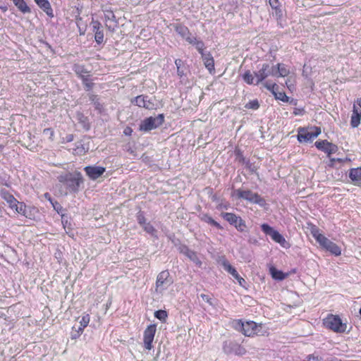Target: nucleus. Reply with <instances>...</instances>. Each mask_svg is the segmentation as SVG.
Segmentation results:
<instances>
[{"instance_id": "1", "label": "nucleus", "mask_w": 361, "mask_h": 361, "mask_svg": "<svg viewBox=\"0 0 361 361\" xmlns=\"http://www.w3.org/2000/svg\"><path fill=\"white\" fill-rule=\"evenodd\" d=\"M233 327L238 331L241 332L245 336H254L255 335H263L261 331L262 324H257L253 321L243 322L241 319H236L233 322Z\"/></svg>"}, {"instance_id": "2", "label": "nucleus", "mask_w": 361, "mask_h": 361, "mask_svg": "<svg viewBox=\"0 0 361 361\" xmlns=\"http://www.w3.org/2000/svg\"><path fill=\"white\" fill-rule=\"evenodd\" d=\"M58 180L65 185L70 192H78L80 185L83 182L80 173H65L58 176Z\"/></svg>"}, {"instance_id": "3", "label": "nucleus", "mask_w": 361, "mask_h": 361, "mask_svg": "<svg viewBox=\"0 0 361 361\" xmlns=\"http://www.w3.org/2000/svg\"><path fill=\"white\" fill-rule=\"evenodd\" d=\"M311 233L317 242L327 251L331 254L338 256L341 254V248L334 243L329 240L324 235L319 233V230L316 226L311 228Z\"/></svg>"}, {"instance_id": "4", "label": "nucleus", "mask_w": 361, "mask_h": 361, "mask_svg": "<svg viewBox=\"0 0 361 361\" xmlns=\"http://www.w3.org/2000/svg\"><path fill=\"white\" fill-rule=\"evenodd\" d=\"M323 324L336 333H344L347 329V324L343 323L338 315L329 314L323 319Z\"/></svg>"}, {"instance_id": "5", "label": "nucleus", "mask_w": 361, "mask_h": 361, "mask_svg": "<svg viewBox=\"0 0 361 361\" xmlns=\"http://www.w3.org/2000/svg\"><path fill=\"white\" fill-rule=\"evenodd\" d=\"M173 279L168 270L161 271L157 276L155 283V292L162 294L163 292L173 283Z\"/></svg>"}, {"instance_id": "6", "label": "nucleus", "mask_w": 361, "mask_h": 361, "mask_svg": "<svg viewBox=\"0 0 361 361\" xmlns=\"http://www.w3.org/2000/svg\"><path fill=\"white\" fill-rule=\"evenodd\" d=\"M234 192L238 198L244 199L251 203L257 204L261 207H264L266 204V201L263 197L250 190H243L238 189Z\"/></svg>"}, {"instance_id": "7", "label": "nucleus", "mask_w": 361, "mask_h": 361, "mask_svg": "<svg viewBox=\"0 0 361 361\" xmlns=\"http://www.w3.org/2000/svg\"><path fill=\"white\" fill-rule=\"evenodd\" d=\"M164 121V116L162 114L154 117L150 116L141 122L140 129L143 131H150L160 126Z\"/></svg>"}, {"instance_id": "8", "label": "nucleus", "mask_w": 361, "mask_h": 361, "mask_svg": "<svg viewBox=\"0 0 361 361\" xmlns=\"http://www.w3.org/2000/svg\"><path fill=\"white\" fill-rule=\"evenodd\" d=\"M321 133V129L318 127L311 128L309 130L301 129L298 134V140L300 142H307L312 141Z\"/></svg>"}, {"instance_id": "9", "label": "nucleus", "mask_w": 361, "mask_h": 361, "mask_svg": "<svg viewBox=\"0 0 361 361\" xmlns=\"http://www.w3.org/2000/svg\"><path fill=\"white\" fill-rule=\"evenodd\" d=\"M261 228L262 231L266 235H269L274 241L280 244L282 247H286L287 242L284 237L279 231L274 229L267 224H262Z\"/></svg>"}, {"instance_id": "10", "label": "nucleus", "mask_w": 361, "mask_h": 361, "mask_svg": "<svg viewBox=\"0 0 361 361\" xmlns=\"http://www.w3.org/2000/svg\"><path fill=\"white\" fill-rule=\"evenodd\" d=\"M223 350L226 354L234 353L237 355L245 354L246 350L235 341H226L223 343Z\"/></svg>"}, {"instance_id": "11", "label": "nucleus", "mask_w": 361, "mask_h": 361, "mask_svg": "<svg viewBox=\"0 0 361 361\" xmlns=\"http://www.w3.org/2000/svg\"><path fill=\"white\" fill-rule=\"evenodd\" d=\"M254 74L256 77V84H259L269 75H276L275 66H270L269 63H264L262 68Z\"/></svg>"}, {"instance_id": "12", "label": "nucleus", "mask_w": 361, "mask_h": 361, "mask_svg": "<svg viewBox=\"0 0 361 361\" xmlns=\"http://www.w3.org/2000/svg\"><path fill=\"white\" fill-rule=\"evenodd\" d=\"M222 217L227 221L230 224L235 226L239 231H243L245 228V223L240 216L235 215L233 213H222Z\"/></svg>"}, {"instance_id": "13", "label": "nucleus", "mask_w": 361, "mask_h": 361, "mask_svg": "<svg viewBox=\"0 0 361 361\" xmlns=\"http://www.w3.org/2000/svg\"><path fill=\"white\" fill-rule=\"evenodd\" d=\"M132 102L139 107H142L147 109H154L157 106L154 99L145 95H139L136 97Z\"/></svg>"}, {"instance_id": "14", "label": "nucleus", "mask_w": 361, "mask_h": 361, "mask_svg": "<svg viewBox=\"0 0 361 361\" xmlns=\"http://www.w3.org/2000/svg\"><path fill=\"white\" fill-rule=\"evenodd\" d=\"M157 326L155 324H150L144 331V344L147 350L152 348V342L156 333Z\"/></svg>"}, {"instance_id": "15", "label": "nucleus", "mask_w": 361, "mask_h": 361, "mask_svg": "<svg viewBox=\"0 0 361 361\" xmlns=\"http://www.w3.org/2000/svg\"><path fill=\"white\" fill-rule=\"evenodd\" d=\"M315 146L318 149L327 154L328 157H330L331 154H335L338 151L337 145L329 142L326 140L317 141L315 142Z\"/></svg>"}, {"instance_id": "16", "label": "nucleus", "mask_w": 361, "mask_h": 361, "mask_svg": "<svg viewBox=\"0 0 361 361\" xmlns=\"http://www.w3.org/2000/svg\"><path fill=\"white\" fill-rule=\"evenodd\" d=\"M84 171L91 180H96L103 175L106 169L99 166H87Z\"/></svg>"}, {"instance_id": "17", "label": "nucleus", "mask_w": 361, "mask_h": 361, "mask_svg": "<svg viewBox=\"0 0 361 361\" xmlns=\"http://www.w3.org/2000/svg\"><path fill=\"white\" fill-rule=\"evenodd\" d=\"M221 265L227 272L231 274L232 276L238 281L240 286H244L245 283V279L238 274L236 269L229 263L228 261L225 259H223L221 262Z\"/></svg>"}, {"instance_id": "18", "label": "nucleus", "mask_w": 361, "mask_h": 361, "mask_svg": "<svg viewBox=\"0 0 361 361\" xmlns=\"http://www.w3.org/2000/svg\"><path fill=\"white\" fill-rule=\"evenodd\" d=\"M357 106L361 107V99H357L353 104V114L350 118V125L353 128H357L360 123L361 111H357Z\"/></svg>"}, {"instance_id": "19", "label": "nucleus", "mask_w": 361, "mask_h": 361, "mask_svg": "<svg viewBox=\"0 0 361 361\" xmlns=\"http://www.w3.org/2000/svg\"><path fill=\"white\" fill-rule=\"evenodd\" d=\"M205 68L210 73L214 72V60L210 52L202 53L201 55Z\"/></svg>"}, {"instance_id": "20", "label": "nucleus", "mask_w": 361, "mask_h": 361, "mask_svg": "<svg viewBox=\"0 0 361 361\" xmlns=\"http://www.w3.org/2000/svg\"><path fill=\"white\" fill-rule=\"evenodd\" d=\"M38 6L42 9L47 16L53 17V10L48 0H35Z\"/></svg>"}, {"instance_id": "21", "label": "nucleus", "mask_w": 361, "mask_h": 361, "mask_svg": "<svg viewBox=\"0 0 361 361\" xmlns=\"http://www.w3.org/2000/svg\"><path fill=\"white\" fill-rule=\"evenodd\" d=\"M349 177L357 184L361 183V167L351 169L349 173Z\"/></svg>"}, {"instance_id": "22", "label": "nucleus", "mask_w": 361, "mask_h": 361, "mask_svg": "<svg viewBox=\"0 0 361 361\" xmlns=\"http://www.w3.org/2000/svg\"><path fill=\"white\" fill-rule=\"evenodd\" d=\"M269 272L271 277L278 281H282L288 276L287 274H284L283 271L276 269L274 267H270Z\"/></svg>"}, {"instance_id": "23", "label": "nucleus", "mask_w": 361, "mask_h": 361, "mask_svg": "<svg viewBox=\"0 0 361 361\" xmlns=\"http://www.w3.org/2000/svg\"><path fill=\"white\" fill-rule=\"evenodd\" d=\"M275 72H276V76L277 77H286L289 74V70L283 63H278L275 66Z\"/></svg>"}, {"instance_id": "24", "label": "nucleus", "mask_w": 361, "mask_h": 361, "mask_svg": "<svg viewBox=\"0 0 361 361\" xmlns=\"http://www.w3.org/2000/svg\"><path fill=\"white\" fill-rule=\"evenodd\" d=\"M12 1L15 6L23 13H30V8L24 0H13Z\"/></svg>"}, {"instance_id": "25", "label": "nucleus", "mask_w": 361, "mask_h": 361, "mask_svg": "<svg viewBox=\"0 0 361 361\" xmlns=\"http://www.w3.org/2000/svg\"><path fill=\"white\" fill-rule=\"evenodd\" d=\"M1 196L8 204L11 208H14V205L16 204L18 200L8 192H3Z\"/></svg>"}, {"instance_id": "26", "label": "nucleus", "mask_w": 361, "mask_h": 361, "mask_svg": "<svg viewBox=\"0 0 361 361\" xmlns=\"http://www.w3.org/2000/svg\"><path fill=\"white\" fill-rule=\"evenodd\" d=\"M243 79L248 85H257L256 77L255 75L254 76L253 74L250 71H247L243 75Z\"/></svg>"}, {"instance_id": "27", "label": "nucleus", "mask_w": 361, "mask_h": 361, "mask_svg": "<svg viewBox=\"0 0 361 361\" xmlns=\"http://www.w3.org/2000/svg\"><path fill=\"white\" fill-rule=\"evenodd\" d=\"M73 70L76 75L82 79V77L89 76L87 74L88 72L83 66L75 64L73 67Z\"/></svg>"}, {"instance_id": "28", "label": "nucleus", "mask_w": 361, "mask_h": 361, "mask_svg": "<svg viewBox=\"0 0 361 361\" xmlns=\"http://www.w3.org/2000/svg\"><path fill=\"white\" fill-rule=\"evenodd\" d=\"M89 99L94 104V107L97 110H101L102 108V105L99 102V97L97 94L90 93L88 94Z\"/></svg>"}, {"instance_id": "29", "label": "nucleus", "mask_w": 361, "mask_h": 361, "mask_svg": "<svg viewBox=\"0 0 361 361\" xmlns=\"http://www.w3.org/2000/svg\"><path fill=\"white\" fill-rule=\"evenodd\" d=\"M16 212H18V214H20L25 216H27V209H26V206L24 203L23 202H17L16 204L14 205V208H13Z\"/></svg>"}, {"instance_id": "30", "label": "nucleus", "mask_w": 361, "mask_h": 361, "mask_svg": "<svg viewBox=\"0 0 361 361\" xmlns=\"http://www.w3.org/2000/svg\"><path fill=\"white\" fill-rule=\"evenodd\" d=\"M202 220L204 221V222L209 224H211L215 227H216L217 228L219 229H222V226L218 223L216 222L215 220H214L208 214H204L202 216Z\"/></svg>"}, {"instance_id": "31", "label": "nucleus", "mask_w": 361, "mask_h": 361, "mask_svg": "<svg viewBox=\"0 0 361 361\" xmlns=\"http://www.w3.org/2000/svg\"><path fill=\"white\" fill-rule=\"evenodd\" d=\"M90 316L89 314L83 315L80 321V326L79 327L80 331H82L84 328H85L89 322H90Z\"/></svg>"}, {"instance_id": "32", "label": "nucleus", "mask_w": 361, "mask_h": 361, "mask_svg": "<svg viewBox=\"0 0 361 361\" xmlns=\"http://www.w3.org/2000/svg\"><path fill=\"white\" fill-rule=\"evenodd\" d=\"M176 31L183 37H185L190 33L188 27L183 25L177 26L176 28Z\"/></svg>"}, {"instance_id": "33", "label": "nucleus", "mask_w": 361, "mask_h": 361, "mask_svg": "<svg viewBox=\"0 0 361 361\" xmlns=\"http://www.w3.org/2000/svg\"><path fill=\"white\" fill-rule=\"evenodd\" d=\"M143 229L152 235H155L157 231L150 223H147L142 226Z\"/></svg>"}, {"instance_id": "34", "label": "nucleus", "mask_w": 361, "mask_h": 361, "mask_svg": "<svg viewBox=\"0 0 361 361\" xmlns=\"http://www.w3.org/2000/svg\"><path fill=\"white\" fill-rule=\"evenodd\" d=\"M82 81L87 91H90L93 87L94 83L90 80L88 76L82 77Z\"/></svg>"}, {"instance_id": "35", "label": "nucleus", "mask_w": 361, "mask_h": 361, "mask_svg": "<svg viewBox=\"0 0 361 361\" xmlns=\"http://www.w3.org/2000/svg\"><path fill=\"white\" fill-rule=\"evenodd\" d=\"M186 255L191 260L194 261V262H195L197 264H199V265L201 264V262L199 260V259L195 252L191 251V250H188L186 252Z\"/></svg>"}, {"instance_id": "36", "label": "nucleus", "mask_w": 361, "mask_h": 361, "mask_svg": "<svg viewBox=\"0 0 361 361\" xmlns=\"http://www.w3.org/2000/svg\"><path fill=\"white\" fill-rule=\"evenodd\" d=\"M305 361H324V358L317 353L307 355Z\"/></svg>"}, {"instance_id": "37", "label": "nucleus", "mask_w": 361, "mask_h": 361, "mask_svg": "<svg viewBox=\"0 0 361 361\" xmlns=\"http://www.w3.org/2000/svg\"><path fill=\"white\" fill-rule=\"evenodd\" d=\"M274 97L276 99L281 100L284 102L288 101V97L283 92H278L277 93H274Z\"/></svg>"}, {"instance_id": "38", "label": "nucleus", "mask_w": 361, "mask_h": 361, "mask_svg": "<svg viewBox=\"0 0 361 361\" xmlns=\"http://www.w3.org/2000/svg\"><path fill=\"white\" fill-rule=\"evenodd\" d=\"M274 10L273 16L277 19H281L283 16V10L277 5L276 7H271Z\"/></svg>"}, {"instance_id": "39", "label": "nucleus", "mask_w": 361, "mask_h": 361, "mask_svg": "<svg viewBox=\"0 0 361 361\" xmlns=\"http://www.w3.org/2000/svg\"><path fill=\"white\" fill-rule=\"evenodd\" d=\"M245 107L249 109H257L259 107V104L258 101L255 99L247 103Z\"/></svg>"}, {"instance_id": "40", "label": "nucleus", "mask_w": 361, "mask_h": 361, "mask_svg": "<svg viewBox=\"0 0 361 361\" xmlns=\"http://www.w3.org/2000/svg\"><path fill=\"white\" fill-rule=\"evenodd\" d=\"M154 316L159 320L164 321L167 317V313L165 310H157L155 312Z\"/></svg>"}, {"instance_id": "41", "label": "nucleus", "mask_w": 361, "mask_h": 361, "mask_svg": "<svg viewBox=\"0 0 361 361\" xmlns=\"http://www.w3.org/2000/svg\"><path fill=\"white\" fill-rule=\"evenodd\" d=\"M94 39L97 44H102L104 41L103 30L94 33Z\"/></svg>"}, {"instance_id": "42", "label": "nucleus", "mask_w": 361, "mask_h": 361, "mask_svg": "<svg viewBox=\"0 0 361 361\" xmlns=\"http://www.w3.org/2000/svg\"><path fill=\"white\" fill-rule=\"evenodd\" d=\"M137 220L138 224H140L142 226L147 223L146 222V219L142 212H139L137 214Z\"/></svg>"}, {"instance_id": "43", "label": "nucleus", "mask_w": 361, "mask_h": 361, "mask_svg": "<svg viewBox=\"0 0 361 361\" xmlns=\"http://www.w3.org/2000/svg\"><path fill=\"white\" fill-rule=\"evenodd\" d=\"M195 47L201 55H202V53H204V44L202 40H199V42L196 43V45Z\"/></svg>"}, {"instance_id": "44", "label": "nucleus", "mask_w": 361, "mask_h": 361, "mask_svg": "<svg viewBox=\"0 0 361 361\" xmlns=\"http://www.w3.org/2000/svg\"><path fill=\"white\" fill-rule=\"evenodd\" d=\"M92 27H93V31L94 32V33L97 32H101L103 30L101 23L98 21L92 22Z\"/></svg>"}, {"instance_id": "45", "label": "nucleus", "mask_w": 361, "mask_h": 361, "mask_svg": "<svg viewBox=\"0 0 361 361\" xmlns=\"http://www.w3.org/2000/svg\"><path fill=\"white\" fill-rule=\"evenodd\" d=\"M264 85L269 91H274V89H279V87L276 83L266 82Z\"/></svg>"}, {"instance_id": "46", "label": "nucleus", "mask_w": 361, "mask_h": 361, "mask_svg": "<svg viewBox=\"0 0 361 361\" xmlns=\"http://www.w3.org/2000/svg\"><path fill=\"white\" fill-rule=\"evenodd\" d=\"M200 297L202 299L205 301L206 302L209 303L211 306H213L214 304L212 302V298L209 297V295L206 294H201Z\"/></svg>"}, {"instance_id": "47", "label": "nucleus", "mask_w": 361, "mask_h": 361, "mask_svg": "<svg viewBox=\"0 0 361 361\" xmlns=\"http://www.w3.org/2000/svg\"><path fill=\"white\" fill-rule=\"evenodd\" d=\"M305 113V110L304 109L302 108H295L294 109V111H293V114L295 115V116H298V115H303Z\"/></svg>"}, {"instance_id": "48", "label": "nucleus", "mask_w": 361, "mask_h": 361, "mask_svg": "<svg viewBox=\"0 0 361 361\" xmlns=\"http://www.w3.org/2000/svg\"><path fill=\"white\" fill-rule=\"evenodd\" d=\"M51 204H52L54 209L59 212V209H61V204L59 202H57L56 201H55Z\"/></svg>"}, {"instance_id": "49", "label": "nucleus", "mask_w": 361, "mask_h": 361, "mask_svg": "<svg viewBox=\"0 0 361 361\" xmlns=\"http://www.w3.org/2000/svg\"><path fill=\"white\" fill-rule=\"evenodd\" d=\"M175 64L176 66L177 69H179L183 66V62L181 59H176Z\"/></svg>"}, {"instance_id": "50", "label": "nucleus", "mask_w": 361, "mask_h": 361, "mask_svg": "<svg viewBox=\"0 0 361 361\" xmlns=\"http://www.w3.org/2000/svg\"><path fill=\"white\" fill-rule=\"evenodd\" d=\"M45 199H47L51 204L54 203L55 201L53 200L49 193L46 192L44 195Z\"/></svg>"}, {"instance_id": "51", "label": "nucleus", "mask_w": 361, "mask_h": 361, "mask_svg": "<svg viewBox=\"0 0 361 361\" xmlns=\"http://www.w3.org/2000/svg\"><path fill=\"white\" fill-rule=\"evenodd\" d=\"M177 74L180 78L185 75L184 71L182 69V68L177 69Z\"/></svg>"}, {"instance_id": "52", "label": "nucleus", "mask_w": 361, "mask_h": 361, "mask_svg": "<svg viewBox=\"0 0 361 361\" xmlns=\"http://www.w3.org/2000/svg\"><path fill=\"white\" fill-rule=\"evenodd\" d=\"M195 37L194 36H192L190 33L188 35H187L185 38L186 39V41L188 42V43H192V39L195 38Z\"/></svg>"}, {"instance_id": "53", "label": "nucleus", "mask_w": 361, "mask_h": 361, "mask_svg": "<svg viewBox=\"0 0 361 361\" xmlns=\"http://www.w3.org/2000/svg\"><path fill=\"white\" fill-rule=\"evenodd\" d=\"M269 4L271 7H276L279 5L278 0H269Z\"/></svg>"}, {"instance_id": "54", "label": "nucleus", "mask_w": 361, "mask_h": 361, "mask_svg": "<svg viewBox=\"0 0 361 361\" xmlns=\"http://www.w3.org/2000/svg\"><path fill=\"white\" fill-rule=\"evenodd\" d=\"M200 39H197L196 37H195L193 39H192V42L190 43L191 44L195 46L196 45V43L199 42Z\"/></svg>"}, {"instance_id": "55", "label": "nucleus", "mask_w": 361, "mask_h": 361, "mask_svg": "<svg viewBox=\"0 0 361 361\" xmlns=\"http://www.w3.org/2000/svg\"><path fill=\"white\" fill-rule=\"evenodd\" d=\"M62 223H63L64 228L66 229V226H68V224H67L68 221H66V222H64L63 220H62Z\"/></svg>"}, {"instance_id": "56", "label": "nucleus", "mask_w": 361, "mask_h": 361, "mask_svg": "<svg viewBox=\"0 0 361 361\" xmlns=\"http://www.w3.org/2000/svg\"><path fill=\"white\" fill-rule=\"evenodd\" d=\"M62 223H63L64 228L66 229V226H68V224H67L68 221H66V222H64L63 220H62Z\"/></svg>"}, {"instance_id": "57", "label": "nucleus", "mask_w": 361, "mask_h": 361, "mask_svg": "<svg viewBox=\"0 0 361 361\" xmlns=\"http://www.w3.org/2000/svg\"><path fill=\"white\" fill-rule=\"evenodd\" d=\"M271 92L274 95V93H277L278 92V89H274V91H271Z\"/></svg>"}, {"instance_id": "58", "label": "nucleus", "mask_w": 361, "mask_h": 361, "mask_svg": "<svg viewBox=\"0 0 361 361\" xmlns=\"http://www.w3.org/2000/svg\"><path fill=\"white\" fill-rule=\"evenodd\" d=\"M50 130H51L50 128H46V129L44 130V133H47V132L50 131Z\"/></svg>"}, {"instance_id": "59", "label": "nucleus", "mask_w": 361, "mask_h": 361, "mask_svg": "<svg viewBox=\"0 0 361 361\" xmlns=\"http://www.w3.org/2000/svg\"><path fill=\"white\" fill-rule=\"evenodd\" d=\"M357 111H361V107H360L359 106H357Z\"/></svg>"}, {"instance_id": "60", "label": "nucleus", "mask_w": 361, "mask_h": 361, "mask_svg": "<svg viewBox=\"0 0 361 361\" xmlns=\"http://www.w3.org/2000/svg\"><path fill=\"white\" fill-rule=\"evenodd\" d=\"M127 133H129V131L126 132V130H125V134H127Z\"/></svg>"}, {"instance_id": "61", "label": "nucleus", "mask_w": 361, "mask_h": 361, "mask_svg": "<svg viewBox=\"0 0 361 361\" xmlns=\"http://www.w3.org/2000/svg\"><path fill=\"white\" fill-rule=\"evenodd\" d=\"M127 133H129V131L126 132V130H125V134H127Z\"/></svg>"}]
</instances>
